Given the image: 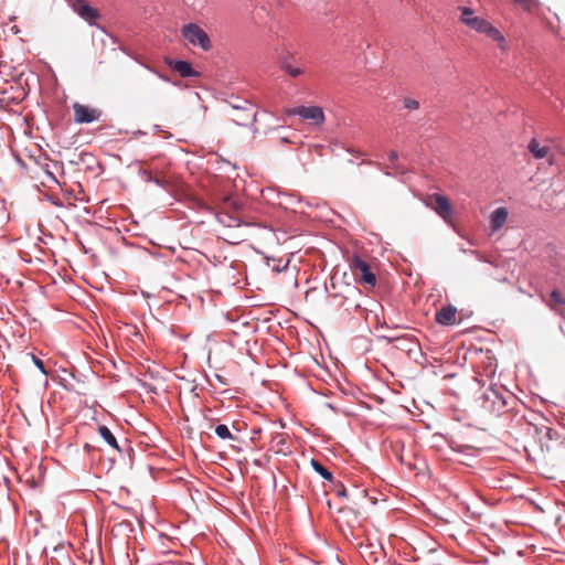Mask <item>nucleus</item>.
Instances as JSON below:
<instances>
[{"mask_svg":"<svg viewBox=\"0 0 565 565\" xmlns=\"http://www.w3.org/2000/svg\"><path fill=\"white\" fill-rule=\"evenodd\" d=\"M311 467L318 472L323 479L331 481L333 479L332 473L318 460H311Z\"/></svg>","mask_w":565,"mask_h":565,"instance_id":"nucleus-20","label":"nucleus"},{"mask_svg":"<svg viewBox=\"0 0 565 565\" xmlns=\"http://www.w3.org/2000/svg\"><path fill=\"white\" fill-rule=\"evenodd\" d=\"M324 358L326 355L323 354H320V355H311V360L315 364L317 365H326V361H324Z\"/></svg>","mask_w":565,"mask_h":565,"instance_id":"nucleus-29","label":"nucleus"},{"mask_svg":"<svg viewBox=\"0 0 565 565\" xmlns=\"http://www.w3.org/2000/svg\"><path fill=\"white\" fill-rule=\"evenodd\" d=\"M73 110H74V121L77 124L93 122L94 120H97L102 115L100 110H98L96 108L88 107V106L79 104V103L73 104Z\"/></svg>","mask_w":565,"mask_h":565,"instance_id":"nucleus-10","label":"nucleus"},{"mask_svg":"<svg viewBox=\"0 0 565 565\" xmlns=\"http://www.w3.org/2000/svg\"><path fill=\"white\" fill-rule=\"evenodd\" d=\"M527 149L535 159L546 158L547 154L550 153V148L546 146H541L535 138L531 139Z\"/></svg>","mask_w":565,"mask_h":565,"instance_id":"nucleus-17","label":"nucleus"},{"mask_svg":"<svg viewBox=\"0 0 565 565\" xmlns=\"http://www.w3.org/2000/svg\"><path fill=\"white\" fill-rule=\"evenodd\" d=\"M109 363L113 364L115 369H120L125 365V362L121 359V355H117V359L114 355H103Z\"/></svg>","mask_w":565,"mask_h":565,"instance_id":"nucleus-26","label":"nucleus"},{"mask_svg":"<svg viewBox=\"0 0 565 565\" xmlns=\"http://www.w3.org/2000/svg\"><path fill=\"white\" fill-rule=\"evenodd\" d=\"M328 359H329L333 364H335V363H337V358H335L334 355L329 354V355H328Z\"/></svg>","mask_w":565,"mask_h":565,"instance_id":"nucleus-36","label":"nucleus"},{"mask_svg":"<svg viewBox=\"0 0 565 565\" xmlns=\"http://www.w3.org/2000/svg\"><path fill=\"white\" fill-rule=\"evenodd\" d=\"M131 350H140V347L131 348Z\"/></svg>","mask_w":565,"mask_h":565,"instance_id":"nucleus-43","label":"nucleus"},{"mask_svg":"<svg viewBox=\"0 0 565 565\" xmlns=\"http://www.w3.org/2000/svg\"><path fill=\"white\" fill-rule=\"evenodd\" d=\"M475 351H476V353H478V352H480V353H481V352H482V349H475Z\"/></svg>","mask_w":565,"mask_h":565,"instance_id":"nucleus-41","label":"nucleus"},{"mask_svg":"<svg viewBox=\"0 0 565 565\" xmlns=\"http://www.w3.org/2000/svg\"><path fill=\"white\" fill-rule=\"evenodd\" d=\"M195 202L198 204V206L202 210H212V207L207 206L203 201H201L200 199H195Z\"/></svg>","mask_w":565,"mask_h":565,"instance_id":"nucleus-31","label":"nucleus"},{"mask_svg":"<svg viewBox=\"0 0 565 565\" xmlns=\"http://www.w3.org/2000/svg\"><path fill=\"white\" fill-rule=\"evenodd\" d=\"M50 199H51V202H52L54 205L60 206V207L64 206L63 202H62L60 199H57V198H55V196H51Z\"/></svg>","mask_w":565,"mask_h":565,"instance_id":"nucleus-32","label":"nucleus"},{"mask_svg":"<svg viewBox=\"0 0 565 565\" xmlns=\"http://www.w3.org/2000/svg\"><path fill=\"white\" fill-rule=\"evenodd\" d=\"M243 204L235 195H226L223 199V210L231 213H242Z\"/></svg>","mask_w":565,"mask_h":565,"instance_id":"nucleus-16","label":"nucleus"},{"mask_svg":"<svg viewBox=\"0 0 565 565\" xmlns=\"http://www.w3.org/2000/svg\"><path fill=\"white\" fill-rule=\"evenodd\" d=\"M217 221L227 228H248L253 224L243 220L242 213L220 211L215 213Z\"/></svg>","mask_w":565,"mask_h":565,"instance_id":"nucleus-9","label":"nucleus"},{"mask_svg":"<svg viewBox=\"0 0 565 565\" xmlns=\"http://www.w3.org/2000/svg\"><path fill=\"white\" fill-rule=\"evenodd\" d=\"M287 116H300L302 119H311L315 125L321 126L324 120V113L320 106H298L285 109Z\"/></svg>","mask_w":565,"mask_h":565,"instance_id":"nucleus-5","label":"nucleus"},{"mask_svg":"<svg viewBox=\"0 0 565 565\" xmlns=\"http://www.w3.org/2000/svg\"><path fill=\"white\" fill-rule=\"evenodd\" d=\"M225 241H227L231 244H239V243L247 241V234L244 231L228 232L226 234Z\"/></svg>","mask_w":565,"mask_h":565,"instance_id":"nucleus-22","label":"nucleus"},{"mask_svg":"<svg viewBox=\"0 0 565 565\" xmlns=\"http://www.w3.org/2000/svg\"><path fill=\"white\" fill-rule=\"evenodd\" d=\"M204 350H206V351H207V353H212L213 348H212V347H207V348H204Z\"/></svg>","mask_w":565,"mask_h":565,"instance_id":"nucleus-37","label":"nucleus"},{"mask_svg":"<svg viewBox=\"0 0 565 565\" xmlns=\"http://www.w3.org/2000/svg\"><path fill=\"white\" fill-rule=\"evenodd\" d=\"M388 159H390L391 162L395 163L397 161V159H398L397 151L396 150H391L388 152Z\"/></svg>","mask_w":565,"mask_h":565,"instance_id":"nucleus-30","label":"nucleus"},{"mask_svg":"<svg viewBox=\"0 0 565 565\" xmlns=\"http://www.w3.org/2000/svg\"><path fill=\"white\" fill-rule=\"evenodd\" d=\"M348 262L350 270L356 282L365 286L366 288H374L376 286V275L366 260H364L360 255L353 254L348 258Z\"/></svg>","mask_w":565,"mask_h":565,"instance_id":"nucleus-3","label":"nucleus"},{"mask_svg":"<svg viewBox=\"0 0 565 565\" xmlns=\"http://www.w3.org/2000/svg\"><path fill=\"white\" fill-rule=\"evenodd\" d=\"M338 494L341 497H347V490L342 488L341 490L338 491Z\"/></svg>","mask_w":565,"mask_h":565,"instance_id":"nucleus-35","label":"nucleus"},{"mask_svg":"<svg viewBox=\"0 0 565 565\" xmlns=\"http://www.w3.org/2000/svg\"><path fill=\"white\" fill-rule=\"evenodd\" d=\"M166 64L183 78L200 77L201 73L193 68L191 62L183 60H174L171 57L164 58Z\"/></svg>","mask_w":565,"mask_h":565,"instance_id":"nucleus-11","label":"nucleus"},{"mask_svg":"<svg viewBox=\"0 0 565 565\" xmlns=\"http://www.w3.org/2000/svg\"><path fill=\"white\" fill-rule=\"evenodd\" d=\"M436 213L446 222H450L452 220V205L450 200L440 193H434L429 196V203Z\"/></svg>","mask_w":565,"mask_h":565,"instance_id":"nucleus-7","label":"nucleus"},{"mask_svg":"<svg viewBox=\"0 0 565 565\" xmlns=\"http://www.w3.org/2000/svg\"><path fill=\"white\" fill-rule=\"evenodd\" d=\"M45 173L56 183H58V181L56 180V178L53 175V173H51L50 171L45 170Z\"/></svg>","mask_w":565,"mask_h":565,"instance_id":"nucleus-34","label":"nucleus"},{"mask_svg":"<svg viewBox=\"0 0 565 565\" xmlns=\"http://www.w3.org/2000/svg\"><path fill=\"white\" fill-rule=\"evenodd\" d=\"M182 36L192 45L207 52L212 49V41L209 34L198 24L188 23L181 29Z\"/></svg>","mask_w":565,"mask_h":565,"instance_id":"nucleus-4","label":"nucleus"},{"mask_svg":"<svg viewBox=\"0 0 565 565\" xmlns=\"http://www.w3.org/2000/svg\"><path fill=\"white\" fill-rule=\"evenodd\" d=\"M145 360L146 363L139 362L140 374H148L151 379L162 377L163 367L156 362H150L149 359Z\"/></svg>","mask_w":565,"mask_h":565,"instance_id":"nucleus-13","label":"nucleus"},{"mask_svg":"<svg viewBox=\"0 0 565 565\" xmlns=\"http://www.w3.org/2000/svg\"><path fill=\"white\" fill-rule=\"evenodd\" d=\"M81 160H82V162L87 163L86 170L94 171V167H96L97 169L102 168L99 162L96 160V158L92 153H88V152L81 153Z\"/></svg>","mask_w":565,"mask_h":565,"instance_id":"nucleus-21","label":"nucleus"},{"mask_svg":"<svg viewBox=\"0 0 565 565\" xmlns=\"http://www.w3.org/2000/svg\"><path fill=\"white\" fill-rule=\"evenodd\" d=\"M134 334L136 337V342L143 343L142 335L139 332H134Z\"/></svg>","mask_w":565,"mask_h":565,"instance_id":"nucleus-33","label":"nucleus"},{"mask_svg":"<svg viewBox=\"0 0 565 565\" xmlns=\"http://www.w3.org/2000/svg\"><path fill=\"white\" fill-rule=\"evenodd\" d=\"M32 360L43 374L49 375L52 373V367H51L50 362H47V364H45L42 360H40L38 358V355H32Z\"/></svg>","mask_w":565,"mask_h":565,"instance_id":"nucleus-25","label":"nucleus"},{"mask_svg":"<svg viewBox=\"0 0 565 565\" xmlns=\"http://www.w3.org/2000/svg\"><path fill=\"white\" fill-rule=\"evenodd\" d=\"M391 350L399 353H418L422 348L417 339L409 334H403L390 340Z\"/></svg>","mask_w":565,"mask_h":565,"instance_id":"nucleus-8","label":"nucleus"},{"mask_svg":"<svg viewBox=\"0 0 565 565\" xmlns=\"http://www.w3.org/2000/svg\"><path fill=\"white\" fill-rule=\"evenodd\" d=\"M98 433L100 437L113 448L119 450L116 437L113 435V433L106 427V426H99Z\"/></svg>","mask_w":565,"mask_h":565,"instance_id":"nucleus-19","label":"nucleus"},{"mask_svg":"<svg viewBox=\"0 0 565 565\" xmlns=\"http://www.w3.org/2000/svg\"><path fill=\"white\" fill-rule=\"evenodd\" d=\"M231 119L238 126L249 127L255 124L257 107L247 99L235 98L230 103Z\"/></svg>","mask_w":565,"mask_h":565,"instance_id":"nucleus-2","label":"nucleus"},{"mask_svg":"<svg viewBox=\"0 0 565 565\" xmlns=\"http://www.w3.org/2000/svg\"><path fill=\"white\" fill-rule=\"evenodd\" d=\"M331 297L333 298H337L339 295L338 294H330Z\"/></svg>","mask_w":565,"mask_h":565,"instance_id":"nucleus-39","label":"nucleus"},{"mask_svg":"<svg viewBox=\"0 0 565 565\" xmlns=\"http://www.w3.org/2000/svg\"><path fill=\"white\" fill-rule=\"evenodd\" d=\"M211 341H212V337H207L206 342H211Z\"/></svg>","mask_w":565,"mask_h":565,"instance_id":"nucleus-40","label":"nucleus"},{"mask_svg":"<svg viewBox=\"0 0 565 565\" xmlns=\"http://www.w3.org/2000/svg\"><path fill=\"white\" fill-rule=\"evenodd\" d=\"M459 10L461 12V23L466 24L478 33L486 34L491 40L498 42L499 46L503 49L505 39L495 26H493L487 19L473 15L475 11L469 7H459Z\"/></svg>","mask_w":565,"mask_h":565,"instance_id":"nucleus-1","label":"nucleus"},{"mask_svg":"<svg viewBox=\"0 0 565 565\" xmlns=\"http://www.w3.org/2000/svg\"><path fill=\"white\" fill-rule=\"evenodd\" d=\"M281 70L287 73L289 76L296 78L298 76H300L301 74H303V70L300 68V67H296L294 65H291L290 63L288 62H284L281 64Z\"/></svg>","mask_w":565,"mask_h":565,"instance_id":"nucleus-23","label":"nucleus"},{"mask_svg":"<svg viewBox=\"0 0 565 565\" xmlns=\"http://www.w3.org/2000/svg\"><path fill=\"white\" fill-rule=\"evenodd\" d=\"M454 375H455V373H447V374H445V377H451Z\"/></svg>","mask_w":565,"mask_h":565,"instance_id":"nucleus-38","label":"nucleus"},{"mask_svg":"<svg viewBox=\"0 0 565 565\" xmlns=\"http://www.w3.org/2000/svg\"><path fill=\"white\" fill-rule=\"evenodd\" d=\"M515 3L522 6L525 10L530 11L534 0H513Z\"/></svg>","mask_w":565,"mask_h":565,"instance_id":"nucleus-28","label":"nucleus"},{"mask_svg":"<svg viewBox=\"0 0 565 565\" xmlns=\"http://www.w3.org/2000/svg\"><path fill=\"white\" fill-rule=\"evenodd\" d=\"M457 309L451 306H445L436 312L435 320L441 326H452L456 323Z\"/></svg>","mask_w":565,"mask_h":565,"instance_id":"nucleus-12","label":"nucleus"},{"mask_svg":"<svg viewBox=\"0 0 565 565\" xmlns=\"http://www.w3.org/2000/svg\"><path fill=\"white\" fill-rule=\"evenodd\" d=\"M70 4L73 11L88 24H97V20L100 18V12L98 9L90 7L87 0H71Z\"/></svg>","mask_w":565,"mask_h":565,"instance_id":"nucleus-6","label":"nucleus"},{"mask_svg":"<svg viewBox=\"0 0 565 565\" xmlns=\"http://www.w3.org/2000/svg\"><path fill=\"white\" fill-rule=\"evenodd\" d=\"M281 141L282 142H288V139L287 138H281Z\"/></svg>","mask_w":565,"mask_h":565,"instance_id":"nucleus-42","label":"nucleus"},{"mask_svg":"<svg viewBox=\"0 0 565 565\" xmlns=\"http://www.w3.org/2000/svg\"><path fill=\"white\" fill-rule=\"evenodd\" d=\"M508 217V211L505 207H498L491 213V227L497 231L503 226Z\"/></svg>","mask_w":565,"mask_h":565,"instance_id":"nucleus-15","label":"nucleus"},{"mask_svg":"<svg viewBox=\"0 0 565 565\" xmlns=\"http://www.w3.org/2000/svg\"><path fill=\"white\" fill-rule=\"evenodd\" d=\"M215 434L221 438V439H232L234 440V436L232 435V433L230 431L228 427L226 425H217L215 427Z\"/></svg>","mask_w":565,"mask_h":565,"instance_id":"nucleus-24","label":"nucleus"},{"mask_svg":"<svg viewBox=\"0 0 565 565\" xmlns=\"http://www.w3.org/2000/svg\"><path fill=\"white\" fill-rule=\"evenodd\" d=\"M139 174L142 177V179L146 182H154L159 186L166 188L168 186L169 182L166 179H162L156 174H153L150 170L141 168L139 170Z\"/></svg>","mask_w":565,"mask_h":565,"instance_id":"nucleus-18","label":"nucleus"},{"mask_svg":"<svg viewBox=\"0 0 565 565\" xmlns=\"http://www.w3.org/2000/svg\"><path fill=\"white\" fill-rule=\"evenodd\" d=\"M551 303L550 307L555 312H558L559 315H565V296L562 295V292L558 289H553L551 291Z\"/></svg>","mask_w":565,"mask_h":565,"instance_id":"nucleus-14","label":"nucleus"},{"mask_svg":"<svg viewBox=\"0 0 565 565\" xmlns=\"http://www.w3.org/2000/svg\"><path fill=\"white\" fill-rule=\"evenodd\" d=\"M462 364L466 362V355H462Z\"/></svg>","mask_w":565,"mask_h":565,"instance_id":"nucleus-44","label":"nucleus"},{"mask_svg":"<svg viewBox=\"0 0 565 565\" xmlns=\"http://www.w3.org/2000/svg\"><path fill=\"white\" fill-rule=\"evenodd\" d=\"M404 107L409 110H415L419 108V103L416 99L413 98H405L404 99Z\"/></svg>","mask_w":565,"mask_h":565,"instance_id":"nucleus-27","label":"nucleus"}]
</instances>
